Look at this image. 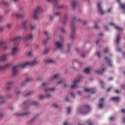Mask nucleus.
<instances>
[{
  "instance_id": "obj_1",
  "label": "nucleus",
  "mask_w": 125,
  "mask_h": 125,
  "mask_svg": "<svg viewBox=\"0 0 125 125\" xmlns=\"http://www.w3.org/2000/svg\"><path fill=\"white\" fill-rule=\"evenodd\" d=\"M40 63V61H34L33 62H26L25 63H20L17 65H16L13 67L12 69V76L13 77H16V76H18L19 75V68L21 67L22 69L24 68H26L27 66H36V65H38Z\"/></svg>"
},
{
  "instance_id": "obj_2",
  "label": "nucleus",
  "mask_w": 125,
  "mask_h": 125,
  "mask_svg": "<svg viewBox=\"0 0 125 125\" xmlns=\"http://www.w3.org/2000/svg\"><path fill=\"white\" fill-rule=\"evenodd\" d=\"M89 111H90V106L87 104L83 105L80 109H78L79 113H80V114H83V115L88 113Z\"/></svg>"
},
{
  "instance_id": "obj_3",
  "label": "nucleus",
  "mask_w": 125,
  "mask_h": 125,
  "mask_svg": "<svg viewBox=\"0 0 125 125\" xmlns=\"http://www.w3.org/2000/svg\"><path fill=\"white\" fill-rule=\"evenodd\" d=\"M76 21H78L77 20V18L74 17L71 22L70 27L72 29V32H71L70 39L72 40H74V37H75V25L74 24V22H76Z\"/></svg>"
},
{
  "instance_id": "obj_4",
  "label": "nucleus",
  "mask_w": 125,
  "mask_h": 125,
  "mask_svg": "<svg viewBox=\"0 0 125 125\" xmlns=\"http://www.w3.org/2000/svg\"><path fill=\"white\" fill-rule=\"evenodd\" d=\"M41 12H42V7L38 6L34 11V18L35 19H39V14Z\"/></svg>"
},
{
  "instance_id": "obj_5",
  "label": "nucleus",
  "mask_w": 125,
  "mask_h": 125,
  "mask_svg": "<svg viewBox=\"0 0 125 125\" xmlns=\"http://www.w3.org/2000/svg\"><path fill=\"white\" fill-rule=\"evenodd\" d=\"M23 40V38L21 37H18L14 39L11 38L10 39V42H13L15 43L16 44H19V42Z\"/></svg>"
},
{
  "instance_id": "obj_6",
  "label": "nucleus",
  "mask_w": 125,
  "mask_h": 125,
  "mask_svg": "<svg viewBox=\"0 0 125 125\" xmlns=\"http://www.w3.org/2000/svg\"><path fill=\"white\" fill-rule=\"evenodd\" d=\"M0 47L4 50H7V49L10 48V46L5 45V42L3 41L0 42Z\"/></svg>"
},
{
  "instance_id": "obj_7",
  "label": "nucleus",
  "mask_w": 125,
  "mask_h": 125,
  "mask_svg": "<svg viewBox=\"0 0 125 125\" xmlns=\"http://www.w3.org/2000/svg\"><path fill=\"white\" fill-rule=\"evenodd\" d=\"M10 67H11V64L10 63H7L5 65H0V71H5L6 69H8Z\"/></svg>"
},
{
  "instance_id": "obj_8",
  "label": "nucleus",
  "mask_w": 125,
  "mask_h": 125,
  "mask_svg": "<svg viewBox=\"0 0 125 125\" xmlns=\"http://www.w3.org/2000/svg\"><path fill=\"white\" fill-rule=\"evenodd\" d=\"M84 91H85V92H91V94H93V93H95V92H96V91L94 88H85L84 89Z\"/></svg>"
},
{
  "instance_id": "obj_9",
  "label": "nucleus",
  "mask_w": 125,
  "mask_h": 125,
  "mask_svg": "<svg viewBox=\"0 0 125 125\" xmlns=\"http://www.w3.org/2000/svg\"><path fill=\"white\" fill-rule=\"evenodd\" d=\"M81 82V79L74 81L73 84L71 86V88H77L78 87V83Z\"/></svg>"
},
{
  "instance_id": "obj_10",
  "label": "nucleus",
  "mask_w": 125,
  "mask_h": 125,
  "mask_svg": "<svg viewBox=\"0 0 125 125\" xmlns=\"http://www.w3.org/2000/svg\"><path fill=\"white\" fill-rule=\"evenodd\" d=\"M98 12H100L102 15H103V14H104V11L102 9V7H101V4L100 3H99L98 4Z\"/></svg>"
},
{
  "instance_id": "obj_11",
  "label": "nucleus",
  "mask_w": 125,
  "mask_h": 125,
  "mask_svg": "<svg viewBox=\"0 0 125 125\" xmlns=\"http://www.w3.org/2000/svg\"><path fill=\"white\" fill-rule=\"evenodd\" d=\"M8 55H2L0 57V61H5L7 59Z\"/></svg>"
},
{
  "instance_id": "obj_12",
  "label": "nucleus",
  "mask_w": 125,
  "mask_h": 125,
  "mask_svg": "<svg viewBox=\"0 0 125 125\" xmlns=\"http://www.w3.org/2000/svg\"><path fill=\"white\" fill-rule=\"evenodd\" d=\"M104 98H101L100 100L99 106L101 109L103 108L104 104Z\"/></svg>"
},
{
  "instance_id": "obj_13",
  "label": "nucleus",
  "mask_w": 125,
  "mask_h": 125,
  "mask_svg": "<svg viewBox=\"0 0 125 125\" xmlns=\"http://www.w3.org/2000/svg\"><path fill=\"white\" fill-rule=\"evenodd\" d=\"M15 16L17 17V18H25L26 17V14L25 13L22 14H20V13H17L15 15Z\"/></svg>"
},
{
  "instance_id": "obj_14",
  "label": "nucleus",
  "mask_w": 125,
  "mask_h": 125,
  "mask_svg": "<svg viewBox=\"0 0 125 125\" xmlns=\"http://www.w3.org/2000/svg\"><path fill=\"white\" fill-rule=\"evenodd\" d=\"M24 40H25V41L33 40V35L32 34H27Z\"/></svg>"
},
{
  "instance_id": "obj_15",
  "label": "nucleus",
  "mask_w": 125,
  "mask_h": 125,
  "mask_svg": "<svg viewBox=\"0 0 125 125\" xmlns=\"http://www.w3.org/2000/svg\"><path fill=\"white\" fill-rule=\"evenodd\" d=\"M56 45L57 46V48H59V49H62V42H56Z\"/></svg>"
},
{
  "instance_id": "obj_16",
  "label": "nucleus",
  "mask_w": 125,
  "mask_h": 125,
  "mask_svg": "<svg viewBox=\"0 0 125 125\" xmlns=\"http://www.w3.org/2000/svg\"><path fill=\"white\" fill-rule=\"evenodd\" d=\"M14 83L12 82H8L7 83V85L8 87H7V90H9V89H10V88H11V87H12V85H13V84Z\"/></svg>"
},
{
  "instance_id": "obj_17",
  "label": "nucleus",
  "mask_w": 125,
  "mask_h": 125,
  "mask_svg": "<svg viewBox=\"0 0 125 125\" xmlns=\"http://www.w3.org/2000/svg\"><path fill=\"white\" fill-rule=\"evenodd\" d=\"M28 23V21H24L22 23H21V28H24V29H25V30H27V27H26V24Z\"/></svg>"
},
{
  "instance_id": "obj_18",
  "label": "nucleus",
  "mask_w": 125,
  "mask_h": 125,
  "mask_svg": "<svg viewBox=\"0 0 125 125\" xmlns=\"http://www.w3.org/2000/svg\"><path fill=\"white\" fill-rule=\"evenodd\" d=\"M17 50H18V48L17 47H15L12 49V55H15V53L17 52Z\"/></svg>"
},
{
  "instance_id": "obj_19",
  "label": "nucleus",
  "mask_w": 125,
  "mask_h": 125,
  "mask_svg": "<svg viewBox=\"0 0 125 125\" xmlns=\"http://www.w3.org/2000/svg\"><path fill=\"white\" fill-rule=\"evenodd\" d=\"M105 58L106 60L107 63H108L110 67H113V65L112 64V62L111 61V60L110 59H108V58H107V57H105Z\"/></svg>"
},
{
  "instance_id": "obj_20",
  "label": "nucleus",
  "mask_w": 125,
  "mask_h": 125,
  "mask_svg": "<svg viewBox=\"0 0 125 125\" xmlns=\"http://www.w3.org/2000/svg\"><path fill=\"white\" fill-rule=\"evenodd\" d=\"M76 50H77V52L78 53H79V54H80V55L82 57H84V54H83V52H82L80 50V49H79V48H76Z\"/></svg>"
},
{
  "instance_id": "obj_21",
  "label": "nucleus",
  "mask_w": 125,
  "mask_h": 125,
  "mask_svg": "<svg viewBox=\"0 0 125 125\" xmlns=\"http://www.w3.org/2000/svg\"><path fill=\"white\" fill-rule=\"evenodd\" d=\"M32 80H33L32 79L27 78L25 81V82L22 83L21 84L22 86H24L25 84H26V83H28V82H31V81H32Z\"/></svg>"
},
{
  "instance_id": "obj_22",
  "label": "nucleus",
  "mask_w": 125,
  "mask_h": 125,
  "mask_svg": "<svg viewBox=\"0 0 125 125\" xmlns=\"http://www.w3.org/2000/svg\"><path fill=\"white\" fill-rule=\"evenodd\" d=\"M29 103H30L31 104H33L34 105H35L36 106H39V104L37 102H31V101L29 100L28 102Z\"/></svg>"
},
{
  "instance_id": "obj_23",
  "label": "nucleus",
  "mask_w": 125,
  "mask_h": 125,
  "mask_svg": "<svg viewBox=\"0 0 125 125\" xmlns=\"http://www.w3.org/2000/svg\"><path fill=\"white\" fill-rule=\"evenodd\" d=\"M46 63H47V64H51L54 63V61L52 59H48L46 61Z\"/></svg>"
},
{
  "instance_id": "obj_24",
  "label": "nucleus",
  "mask_w": 125,
  "mask_h": 125,
  "mask_svg": "<svg viewBox=\"0 0 125 125\" xmlns=\"http://www.w3.org/2000/svg\"><path fill=\"white\" fill-rule=\"evenodd\" d=\"M76 6H77V2L75 1H73V2H72V9L73 10L76 9Z\"/></svg>"
},
{
  "instance_id": "obj_25",
  "label": "nucleus",
  "mask_w": 125,
  "mask_h": 125,
  "mask_svg": "<svg viewBox=\"0 0 125 125\" xmlns=\"http://www.w3.org/2000/svg\"><path fill=\"white\" fill-rule=\"evenodd\" d=\"M104 71H105V69L102 68V71H101L100 70H97L96 71V73H97V74H99V75H102V74H103V72H104Z\"/></svg>"
},
{
  "instance_id": "obj_26",
  "label": "nucleus",
  "mask_w": 125,
  "mask_h": 125,
  "mask_svg": "<svg viewBox=\"0 0 125 125\" xmlns=\"http://www.w3.org/2000/svg\"><path fill=\"white\" fill-rule=\"evenodd\" d=\"M111 100H113V101H118L120 100V98L119 97H113L111 98Z\"/></svg>"
},
{
  "instance_id": "obj_27",
  "label": "nucleus",
  "mask_w": 125,
  "mask_h": 125,
  "mask_svg": "<svg viewBox=\"0 0 125 125\" xmlns=\"http://www.w3.org/2000/svg\"><path fill=\"white\" fill-rule=\"evenodd\" d=\"M67 18H68V16L67 15H64V21H63V24H66V21H67Z\"/></svg>"
},
{
  "instance_id": "obj_28",
  "label": "nucleus",
  "mask_w": 125,
  "mask_h": 125,
  "mask_svg": "<svg viewBox=\"0 0 125 125\" xmlns=\"http://www.w3.org/2000/svg\"><path fill=\"white\" fill-rule=\"evenodd\" d=\"M53 90H54V88L46 89L45 90V91L46 92H49V91H53Z\"/></svg>"
},
{
  "instance_id": "obj_29",
  "label": "nucleus",
  "mask_w": 125,
  "mask_h": 125,
  "mask_svg": "<svg viewBox=\"0 0 125 125\" xmlns=\"http://www.w3.org/2000/svg\"><path fill=\"white\" fill-rule=\"evenodd\" d=\"M6 27L8 29H11V28H12V24H11V23H7L6 24Z\"/></svg>"
},
{
  "instance_id": "obj_30",
  "label": "nucleus",
  "mask_w": 125,
  "mask_h": 125,
  "mask_svg": "<svg viewBox=\"0 0 125 125\" xmlns=\"http://www.w3.org/2000/svg\"><path fill=\"white\" fill-rule=\"evenodd\" d=\"M120 38H121V35H118L117 37V41H116V42H117V43H120Z\"/></svg>"
},
{
  "instance_id": "obj_31",
  "label": "nucleus",
  "mask_w": 125,
  "mask_h": 125,
  "mask_svg": "<svg viewBox=\"0 0 125 125\" xmlns=\"http://www.w3.org/2000/svg\"><path fill=\"white\" fill-rule=\"evenodd\" d=\"M1 3L4 4V5H5L6 6H8V5H9L8 3H7V2H6V1H4V0H2L1 1Z\"/></svg>"
},
{
  "instance_id": "obj_32",
  "label": "nucleus",
  "mask_w": 125,
  "mask_h": 125,
  "mask_svg": "<svg viewBox=\"0 0 125 125\" xmlns=\"http://www.w3.org/2000/svg\"><path fill=\"white\" fill-rule=\"evenodd\" d=\"M84 72L86 74H89V72H90V69H89L88 68H86V69H85Z\"/></svg>"
},
{
  "instance_id": "obj_33",
  "label": "nucleus",
  "mask_w": 125,
  "mask_h": 125,
  "mask_svg": "<svg viewBox=\"0 0 125 125\" xmlns=\"http://www.w3.org/2000/svg\"><path fill=\"white\" fill-rule=\"evenodd\" d=\"M28 113H24L18 114V116H21V117H23V116H27V115H28Z\"/></svg>"
},
{
  "instance_id": "obj_34",
  "label": "nucleus",
  "mask_w": 125,
  "mask_h": 125,
  "mask_svg": "<svg viewBox=\"0 0 125 125\" xmlns=\"http://www.w3.org/2000/svg\"><path fill=\"white\" fill-rule=\"evenodd\" d=\"M115 29H117L118 31H123V28L119 26H115Z\"/></svg>"
},
{
  "instance_id": "obj_35",
  "label": "nucleus",
  "mask_w": 125,
  "mask_h": 125,
  "mask_svg": "<svg viewBox=\"0 0 125 125\" xmlns=\"http://www.w3.org/2000/svg\"><path fill=\"white\" fill-rule=\"evenodd\" d=\"M47 1H48V2H50L51 1H55L56 4H57L58 3L57 0H47Z\"/></svg>"
},
{
  "instance_id": "obj_36",
  "label": "nucleus",
  "mask_w": 125,
  "mask_h": 125,
  "mask_svg": "<svg viewBox=\"0 0 125 125\" xmlns=\"http://www.w3.org/2000/svg\"><path fill=\"white\" fill-rule=\"evenodd\" d=\"M59 78V74H57L53 76V79H58Z\"/></svg>"
},
{
  "instance_id": "obj_37",
  "label": "nucleus",
  "mask_w": 125,
  "mask_h": 125,
  "mask_svg": "<svg viewBox=\"0 0 125 125\" xmlns=\"http://www.w3.org/2000/svg\"><path fill=\"white\" fill-rule=\"evenodd\" d=\"M32 93H33V92H29L27 93V94H26L25 95H24V97L29 96V95H31V94H32Z\"/></svg>"
},
{
  "instance_id": "obj_38",
  "label": "nucleus",
  "mask_w": 125,
  "mask_h": 125,
  "mask_svg": "<svg viewBox=\"0 0 125 125\" xmlns=\"http://www.w3.org/2000/svg\"><path fill=\"white\" fill-rule=\"evenodd\" d=\"M100 83L102 85V88H104V83H103V82H102V81H100Z\"/></svg>"
},
{
  "instance_id": "obj_39",
  "label": "nucleus",
  "mask_w": 125,
  "mask_h": 125,
  "mask_svg": "<svg viewBox=\"0 0 125 125\" xmlns=\"http://www.w3.org/2000/svg\"><path fill=\"white\" fill-rule=\"evenodd\" d=\"M49 50V49H48V48L45 49L44 51V53L45 54H46V53H47V52H48Z\"/></svg>"
},
{
  "instance_id": "obj_40",
  "label": "nucleus",
  "mask_w": 125,
  "mask_h": 125,
  "mask_svg": "<svg viewBox=\"0 0 125 125\" xmlns=\"http://www.w3.org/2000/svg\"><path fill=\"white\" fill-rule=\"evenodd\" d=\"M31 30H35V29H36V25H32L31 26Z\"/></svg>"
},
{
  "instance_id": "obj_41",
  "label": "nucleus",
  "mask_w": 125,
  "mask_h": 125,
  "mask_svg": "<svg viewBox=\"0 0 125 125\" xmlns=\"http://www.w3.org/2000/svg\"><path fill=\"white\" fill-rule=\"evenodd\" d=\"M4 27L0 26V32H2L3 30H4Z\"/></svg>"
},
{
  "instance_id": "obj_42",
  "label": "nucleus",
  "mask_w": 125,
  "mask_h": 125,
  "mask_svg": "<svg viewBox=\"0 0 125 125\" xmlns=\"http://www.w3.org/2000/svg\"><path fill=\"white\" fill-rule=\"evenodd\" d=\"M107 52H109V49L108 48H106L104 50V53H107Z\"/></svg>"
},
{
  "instance_id": "obj_43",
  "label": "nucleus",
  "mask_w": 125,
  "mask_h": 125,
  "mask_svg": "<svg viewBox=\"0 0 125 125\" xmlns=\"http://www.w3.org/2000/svg\"><path fill=\"white\" fill-rule=\"evenodd\" d=\"M32 55H33V53H32V51L29 52V53L28 54V56H32Z\"/></svg>"
},
{
  "instance_id": "obj_44",
  "label": "nucleus",
  "mask_w": 125,
  "mask_h": 125,
  "mask_svg": "<svg viewBox=\"0 0 125 125\" xmlns=\"http://www.w3.org/2000/svg\"><path fill=\"white\" fill-rule=\"evenodd\" d=\"M59 83H62V84L64 83V81H61L58 82L57 83V84H59Z\"/></svg>"
},
{
  "instance_id": "obj_45",
  "label": "nucleus",
  "mask_w": 125,
  "mask_h": 125,
  "mask_svg": "<svg viewBox=\"0 0 125 125\" xmlns=\"http://www.w3.org/2000/svg\"><path fill=\"white\" fill-rule=\"evenodd\" d=\"M87 124L88 125V124H90L89 125H92V124H91L90 123V120H88L87 121Z\"/></svg>"
},
{
  "instance_id": "obj_46",
  "label": "nucleus",
  "mask_w": 125,
  "mask_h": 125,
  "mask_svg": "<svg viewBox=\"0 0 125 125\" xmlns=\"http://www.w3.org/2000/svg\"><path fill=\"white\" fill-rule=\"evenodd\" d=\"M39 97H40V98L41 99H43V98H45V96H42V95L40 96Z\"/></svg>"
},
{
  "instance_id": "obj_47",
  "label": "nucleus",
  "mask_w": 125,
  "mask_h": 125,
  "mask_svg": "<svg viewBox=\"0 0 125 125\" xmlns=\"http://www.w3.org/2000/svg\"><path fill=\"white\" fill-rule=\"evenodd\" d=\"M67 112L68 113H71V109L69 107H67Z\"/></svg>"
},
{
  "instance_id": "obj_48",
  "label": "nucleus",
  "mask_w": 125,
  "mask_h": 125,
  "mask_svg": "<svg viewBox=\"0 0 125 125\" xmlns=\"http://www.w3.org/2000/svg\"><path fill=\"white\" fill-rule=\"evenodd\" d=\"M53 106H54V107H55L56 108H58V104H54Z\"/></svg>"
},
{
  "instance_id": "obj_49",
  "label": "nucleus",
  "mask_w": 125,
  "mask_h": 125,
  "mask_svg": "<svg viewBox=\"0 0 125 125\" xmlns=\"http://www.w3.org/2000/svg\"><path fill=\"white\" fill-rule=\"evenodd\" d=\"M3 20V17L2 16H0V21H2Z\"/></svg>"
},
{
  "instance_id": "obj_50",
  "label": "nucleus",
  "mask_w": 125,
  "mask_h": 125,
  "mask_svg": "<svg viewBox=\"0 0 125 125\" xmlns=\"http://www.w3.org/2000/svg\"><path fill=\"white\" fill-rule=\"evenodd\" d=\"M42 42H43V43H44V44H45V43H46V42H47V40H43Z\"/></svg>"
},
{
  "instance_id": "obj_51",
  "label": "nucleus",
  "mask_w": 125,
  "mask_h": 125,
  "mask_svg": "<svg viewBox=\"0 0 125 125\" xmlns=\"http://www.w3.org/2000/svg\"><path fill=\"white\" fill-rule=\"evenodd\" d=\"M9 12H10L9 10H7L5 11V14H8V13H9Z\"/></svg>"
},
{
  "instance_id": "obj_52",
  "label": "nucleus",
  "mask_w": 125,
  "mask_h": 125,
  "mask_svg": "<svg viewBox=\"0 0 125 125\" xmlns=\"http://www.w3.org/2000/svg\"><path fill=\"white\" fill-rule=\"evenodd\" d=\"M71 96L73 98H75V94H74V93H73L72 92L71 93Z\"/></svg>"
},
{
  "instance_id": "obj_53",
  "label": "nucleus",
  "mask_w": 125,
  "mask_h": 125,
  "mask_svg": "<svg viewBox=\"0 0 125 125\" xmlns=\"http://www.w3.org/2000/svg\"><path fill=\"white\" fill-rule=\"evenodd\" d=\"M46 97H47V98H50V97H51V95H50V94H48Z\"/></svg>"
},
{
  "instance_id": "obj_54",
  "label": "nucleus",
  "mask_w": 125,
  "mask_h": 125,
  "mask_svg": "<svg viewBox=\"0 0 125 125\" xmlns=\"http://www.w3.org/2000/svg\"><path fill=\"white\" fill-rule=\"evenodd\" d=\"M63 125H71L69 124V123H68L67 122H64L63 123Z\"/></svg>"
},
{
  "instance_id": "obj_55",
  "label": "nucleus",
  "mask_w": 125,
  "mask_h": 125,
  "mask_svg": "<svg viewBox=\"0 0 125 125\" xmlns=\"http://www.w3.org/2000/svg\"><path fill=\"white\" fill-rule=\"evenodd\" d=\"M97 54L98 56H99V57H101L100 52H98Z\"/></svg>"
},
{
  "instance_id": "obj_56",
  "label": "nucleus",
  "mask_w": 125,
  "mask_h": 125,
  "mask_svg": "<svg viewBox=\"0 0 125 125\" xmlns=\"http://www.w3.org/2000/svg\"><path fill=\"white\" fill-rule=\"evenodd\" d=\"M3 114H0V119H1L3 117Z\"/></svg>"
},
{
  "instance_id": "obj_57",
  "label": "nucleus",
  "mask_w": 125,
  "mask_h": 125,
  "mask_svg": "<svg viewBox=\"0 0 125 125\" xmlns=\"http://www.w3.org/2000/svg\"><path fill=\"white\" fill-rule=\"evenodd\" d=\"M45 35H46V36H47V37H48V36H49V34H48V32H47V31H45Z\"/></svg>"
},
{
  "instance_id": "obj_58",
  "label": "nucleus",
  "mask_w": 125,
  "mask_h": 125,
  "mask_svg": "<svg viewBox=\"0 0 125 125\" xmlns=\"http://www.w3.org/2000/svg\"><path fill=\"white\" fill-rule=\"evenodd\" d=\"M94 27L95 29H98V25H97V24H95Z\"/></svg>"
},
{
  "instance_id": "obj_59",
  "label": "nucleus",
  "mask_w": 125,
  "mask_h": 125,
  "mask_svg": "<svg viewBox=\"0 0 125 125\" xmlns=\"http://www.w3.org/2000/svg\"><path fill=\"white\" fill-rule=\"evenodd\" d=\"M79 95H81L82 93V91H78V92Z\"/></svg>"
},
{
  "instance_id": "obj_60",
  "label": "nucleus",
  "mask_w": 125,
  "mask_h": 125,
  "mask_svg": "<svg viewBox=\"0 0 125 125\" xmlns=\"http://www.w3.org/2000/svg\"><path fill=\"white\" fill-rule=\"evenodd\" d=\"M110 25H111L112 26H115V23H114L113 22H110Z\"/></svg>"
},
{
  "instance_id": "obj_61",
  "label": "nucleus",
  "mask_w": 125,
  "mask_h": 125,
  "mask_svg": "<svg viewBox=\"0 0 125 125\" xmlns=\"http://www.w3.org/2000/svg\"><path fill=\"white\" fill-rule=\"evenodd\" d=\"M13 1H14V2H18V1H19V0H13Z\"/></svg>"
},
{
  "instance_id": "obj_62",
  "label": "nucleus",
  "mask_w": 125,
  "mask_h": 125,
  "mask_svg": "<svg viewBox=\"0 0 125 125\" xmlns=\"http://www.w3.org/2000/svg\"><path fill=\"white\" fill-rule=\"evenodd\" d=\"M56 15H59V12L55 13V16H56Z\"/></svg>"
},
{
  "instance_id": "obj_63",
  "label": "nucleus",
  "mask_w": 125,
  "mask_h": 125,
  "mask_svg": "<svg viewBox=\"0 0 125 125\" xmlns=\"http://www.w3.org/2000/svg\"><path fill=\"white\" fill-rule=\"evenodd\" d=\"M50 19H51V20H52V19H53V17H52V16H50Z\"/></svg>"
},
{
  "instance_id": "obj_64",
  "label": "nucleus",
  "mask_w": 125,
  "mask_h": 125,
  "mask_svg": "<svg viewBox=\"0 0 125 125\" xmlns=\"http://www.w3.org/2000/svg\"><path fill=\"white\" fill-rule=\"evenodd\" d=\"M112 80H113L112 77H110V78H109L108 79V80H109V81H112Z\"/></svg>"
}]
</instances>
